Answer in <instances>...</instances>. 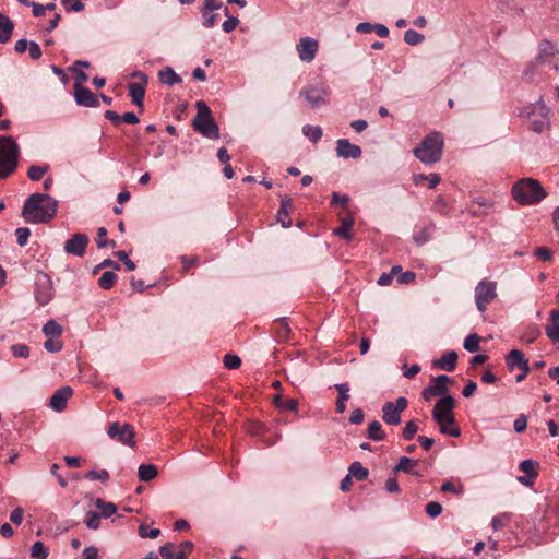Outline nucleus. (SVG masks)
I'll list each match as a JSON object with an SVG mask.
<instances>
[{
  "label": "nucleus",
  "mask_w": 559,
  "mask_h": 559,
  "mask_svg": "<svg viewBox=\"0 0 559 559\" xmlns=\"http://www.w3.org/2000/svg\"><path fill=\"white\" fill-rule=\"evenodd\" d=\"M534 255L542 261H549L552 258V251L546 247H538L535 249Z\"/></svg>",
  "instance_id": "nucleus-60"
},
{
  "label": "nucleus",
  "mask_w": 559,
  "mask_h": 559,
  "mask_svg": "<svg viewBox=\"0 0 559 559\" xmlns=\"http://www.w3.org/2000/svg\"><path fill=\"white\" fill-rule=\"evenodd\" d=\"M72 394L73 390L70 386L66 385L60 388L50 397L49 406L56 412H62Z\"/></svg>",
  "instance_id": "nucleus-18"
},
{
  "label": "nucleus",
  "mask_w": 559,
  "mask_h": 559,
  "mask_svg": "<svg viewBox=\"0 0 559 559\" xmlns=\"http://www.w3.org/2000/svg\"><path fill=\"white\" fill-rule=\"evenodd\" d=\"M425 511L429 516L437 518L442 512V506L437 501H431L426 504Z\"/></svg>",
  "instance_id": "nucleus-56"
},
{
  "label": "nucleus",
  "mask_w": 559,
  "mask_h": 559,
  "mask_svg": "<svg viewBox=\"0 0 559 559\" xmlns=\"http://www.w3.org/2000/svg\"><path fill=\"white\" fill-rule=\"evenodd\" d=\"M175 544L166 543L159 547V554L164 559H186L182 552L175 551Z\"/></svg>",
  "instance_id": "nucleus-38"
},
{
  "label": "nucleus",
  "mask_w": 559,
  "mask_h": 559,
  "mask_svg": "<svg viewBox=\"0 0 559 559\" xmlns=\"http://www.w3.org/2000/svg\"><path fill=\"white\" fill-rule=\"evenodd\" d=\"M433 228H435V225L431 224L429 226L424 227L420 231L416 233L413 236L414 242L417 246L425 245L430 239V235H431V231L433 230Z\"/></svg>",
  "instance_id": "nucleus-40"
},
{
  "label": "nucleus",
  "mask_w": 559,
  "mask_h": 559,
  "mask_svg": "<svg viewBox=\"0 0 559 559\" xmlns=\"http://www.w3.org/2000/svg\"><path fill=\"white\" fill-rule=\"evenodd\" d=\"M223 364L225 368L235 370L241 366V359L237 355L226 354L223 357Z\"/></svg>",
  "instance_id": "nucleus-49"
},
{
  "label": "nucleus",
  "mask_w": 559,
  "mask_h": 559,
  "mask_svg": "<svg viewBox=\"0 0 559 559\" xmlns=\"http://www.w3.org/2000/svg\"><path fill=\"white\" fill-rule=\"evenodd\" d=\"M158 79L162 84L168 86L180 83L182 81L181 78L174 71V69L168 66L159 70Z\"/></svg>",
  "instance_id": "nucleus-30"
},
{
  "label": "nucleus",
  "mask_w": 559,
  "mask_h": 559,
  "mask_svg": "<svg viewBox=\"0 0 559 559\" xmlns=\"http://www.w3.org/2000/svg\"><path fill=\"white\" fill-rule=\"evenodd\" d=\"M480 337L476 333L466 336L463 343L464 349L469 353H475L479 349Z\"/></svg>",
  "instance_id": "nucleus-44"
},
{
  "label": "nucleus",
  "mask_w": 559,
  "mask_h": 559,
  "mask_svg": "<svg viewBox=\"0 0 559 559\" xmlns=\"http://www.w3.org/2000/svg\"><path fill=\"white\" fill-rule=\"evenodd\" d=\"M90 238L86 234L76 233L64 242L63 248L66 253L82 258L86 253V248Z\"/></svg>",
  "instance_id": "nucleus-15"
},
{
  "label": "nucleus",
  "mask_w": 559,
  "mask_h": 559,
  "mask_svg": "<svg viewBox=\"0 0 559 559\" xmlns=\"http://www.w3.org/2000/svg\"><path fill=\"white\" fill-rule=\"evenodd\" d=\"M354 223H355V219L352 214L347 215L346 217H342L341 226L335 228L333 230V234L335 236H338L340 238L350 241L353 239V234L350 233V230H352Z\"/></svg>",
  "instance_id": "nucleus-24"
},
{
  "label": "nucleus",
  "mask_w": 559,
  "mask_h": 559,
  "mask_svg": "<svg viewBox=\"0 0 559 559\" xmlns=\"http://www.w3.org/2000/svg\"><path fill=\"white\" fill-rule=\"evenodd\" d=\"M14 28L13 22L0 12V43L4 44L10 40Z\"/></svg>",
  "instance_id": "nucleus-29"
},
{
  "label": "nucleus",
  "mask_w": 559,
  "mask_h": 559,
  "mask_svg": "<svg viewBox=\"0 0 559 559\" xmlns=\"http://www.w3.org/2000/svg\"><path fill=\"white\" fill-rule=\"evenodd\" d=\"M548 111L544 103L536 102L528 108H524L520 116H526L531 121V129L542 133L549 127Z\"/></svg>",
  "instance_id": "nucleus-6"
},
{
  "label": "nucleus",
  "mask_w": 559,
  "mask_h": 559,
  "mask_svg": "<svg viewBox=\"0 0 559 559\" xmlns=\"http://www.w3.org/2000/svg\"><path fill=\"white\" fill-rule=\"evenodd\" d=\"M537 466H538V463L534 460H524L520 463V466L519 468L525 474V475H528L531 477H536L538 476V472H537Z\"/></svg>",
  "instance_id": "nucleus-42"
},
{
  "label": "nucleus",
  "mask_w": 559,
  "mask_h": 559,
  "mask_svg": "<svg viewBox=\"0 0 559 559\" xmlns=\"http://www.w3.org/2000/svg\"><path fill=\"white\" fill-rule=\"evenodd\" d=\"M100 518L98 513L90 511L86 513L84 523L88 528L97 530L100 526Z\"/></svg>",
  "instance_id": "nucleus-52"
},
{
  "label": "nucleus",
  "mask_w": 559,
  "mask_h": 559,
  "mask_svg": "<svg viewBox=\"0 0 559 559\" xmlns=\"http://www.w3.org/2000/svg\"><path fill=\"white\" fill-rule=\"evenodd\" d=\"M115 255L124 263L127 270L129 271H134L136 265L135 263L129 259L128 254L126 251L123 250H120V251H117L115 252Z\"/></svg>",
  "instance_id": "nucleus-59"
},
{
  "label": "nucleus",
  "mask_w": 559,
  "mask_h": 559,
  "mask_svg": "<svg viewBox=\"0 0 559 559\" xmlns=\"http://www.w3.org/2000/svg\"><path fill=\"white\" fill-rule=\"evenodd\" d=\"M197 115L192 120V128L207 139H219V127L215 122L212 111L205 102L199 100L195 104Z\"/></svg>",
  "instance_id": "nucleus-5"
},
{
  "label": "nucleus",
  "mask_w": 559,
  "mask_h": 559,
  "mask_svg": "<svg viewBox=\"0 0 559 559\" xmlns=\"http://www.w3.org/2000/svg\"><path fill=\"white\" fill-rule=\"evenodd\" d=\"M131 78L140 79V82H132L128 84V94L132 100V103L143 111L144 108V96L146 86L148 83V76L141 71H134L131 73Z\"/></svg>",
  "instance_id": "nucleus-9"
},
{
  "label": "nucleus",
  "mask_w": 559,
  "mask_h": 559,
  "mask_svg": "<svg viewBox=\"0 0 559 559\" xmlns=\"http://www.w3.org/2000/svg\"><path fill=\"white\" fill-rule=\"evenodd\" d=\"M418 431V427L414 420H409L406 423L403 431L402 437L404 440L409 441L414 438L416 432Z\"/></svg>",
  "instance_id": "nucleus-53"
},
{
  "label": "nucleus",
  "mask_w": 559,
  "mask_h": 559,
  "mask_svg": "<svg viewBox=\"0 0 559 559\" xmlns=\"http://www.w3.org/2000/svg\"><path fill=\"white\" fill-rule=\"evenodd\" d=\"M457 353L454 350L447 352L439 359L433 360V367L451 372L455 370L457 366Z\"/></svg>",
  "instance_id": "nucleus-21"
},
{
  "label": "nucleus",
  "mask_w": 559,
  "mask_h": 559,
  "mask_svg": "<svg viewBox=\"0 0 559 559\" xmlns=\"http://www.w3.org/2000/svg\"><path fill=\"white\" fill-rule=\"evenodd\" d=\"M55 295L51 277L47 273H39L35 280L34 296L36 301L45 306L51 301Z\"/></svg>",
  "instance_id": "nucleus-12"
},
{
  "label": "nucleus",
  "mask_w": 559,
  "mask_h": 559,
  "mask_svg": "<svg viewBox=\"0 0 559 559\" xmlns=\"http://www.w3.org/2000/svg\"><path fill=\"white\" fill-rule=\"evenodd\" d=\"M527 427V417L524 414L518 416V418L513 423L514 431L520 433L523 432Z\"/></svg>",
  "instance_id": "nucleus-63"
},
{
  "label": "nucleus",
  "mask_w": 559,
  "mask_h": 559,
  "mask_svg": "<svg viewBox=\"0 0 559 559\" xmlns=\"http://www.w3.org/2000/svg\"><path fill=\"white\" fill-rule=\"evenodd\" d=\"M273 331L278 342H285L290 333V328L286 318H280L274 321Z\"/></svg>",
  "instance_id": "nucleus-28"
},
{
  "label": "nucleus",
  "mask_w": 559,
  "mask_h": 559,
  "mask_svg": "<svg viewBox=\"0 0 559 559\" xmlns=\"http://www.w3.org/2000/svg\"><path fill=\"white\" fill-rule=\"evenodd\" d=\"M106 236H107V229L105 227H99L97 229V239H96L98 248H105L108 246L109 240L106 238Z\"/></svg>",
  "instance_id": "nucleus-64"
},
{
  "label": "nucleus",
  "mask_w": 559,
  "mask_h": 559,
  "mask_svg": "<svg viewBox=\"0 0 559 559\" xmlns=\"http://www.w3.org/2000/svg\"><path fill=\"white\" fill-rule=\"evenodd\" d=\"M336 153L343 158H360L362 151L360 146L352 144L347 139H340L336 142Z\"/></svg>",
  "instance_id": "nucleus-19"
},
{
  "label": "nucleus",
  "mask_w": 559,
  "mask_h": 559,
  "mask_svg": "<svg viewBox=\"0 0 559 559\" xmlns=\"http://www.w3.org/2000/svg\"><path fill=\"white\" fill-rule=\"evenodd\" d=\"M385 489L390 493H400L401 492V488L399 486L395 474L388 478V480L385 483Z\"/></svg>",
  "instance_id": "nucleus-61"
},
{
  "label": "nucleus",
  "mask_w": 559,
  "mask_h": 559,
  "mask_svg": "<svg viewBox=\"0 0 559 559\" xmlns=\"http://www.w3.org/2000/svg\"><path fill=\"white\" fill-rule=\"evenodd\" d=\"M159 534H160V531L158 528H152V530L147 531L146 525L141 524L139 526V535L142 538H156L159 536Z\"/></svg>",
  "instance_id": "nucleus-58"
},
{
  "label": "nucleus",
  "mask_w": 559,
  "mask_h": 559,
  "mask_svg": "<svg viewBox=\"0 0 559 559\" xmlns=\"http://www.w3.org/2000/svg\"><path fill=\"white\" fill-rule=\"evenodd\" d=\"M95 507L100 510V516L108 519L117 512V507L112 502H107L100 498L95 500Z\"/></svg>",
  "instance_id": "nucleus-36"
},
{
  "label": "nucleus",
  "mask_w": 559,
  "mask_h": 559,
  "mask_svg": "<svg viewBox=\"0 0 559 559\" xmlns=\"http://www.w3.org/2000/svg\"><path fill=\"white\" fill-rule=\"evenodd\" d=\"M319 44L311 37H302L296 46L299 59L304 62H311L317 55Z\"/></svg>",
  "instance_id": "nucleus-16"
},
{
  "label": "nucleus",
  "mask_w": 559,
  "mask_h": 559,
  "mask_svg": "<svg viewBox=\"0 0 559 559\" xmlns=\"http://www.w3.org/2000/svg\"><path fill=\"white\" fill-rule=\"evenodd\" d=\"M497 297V283L481 280L475 287V302L480 312H485L487 306Z\"/></svg>",
  "instance_id": "nucleus-8"
},
{
  "label": "nucleus",
  "mask_w": 559,
  "mask_h": 559,
  "mask_svg": "<svg viewBox=\"0 0 559 559\" xmlns=\"http://www.w3.org/2000/svg\"><path fill=\"white\" fill-rule=\"evenodd\" d=\"M57 201L46 193H33L24 202L22 216L26 223L44 224L50 222L57 213Z\"/></svg>",
  "instance_id": "nucleus-1"
},
{
  "label": "nucleus",
  "mask_w": 559,
  "mask_h": 559,
  "mask_svg": "<svg viewBox=\"0 0 559 559\" xmlns=\"http://www.w3.org/2000/svg\"><path fill=\"white\" fill-rule=\"evenodd\" d=\"M62 326L55 320L47 321L43 326V333L52 338H58L62 334Z\"/></svg>",
  "instance_id": "nucleus-37"
},
{
  "label": "nucleus",
  "mask_w": 559,
  "mask_h": 559,
  "mask_svg": "<svg viewBox=\"0 0 559 559\" xmlns=\"http://www.w3.org/2000/svg\"><path fill=\"white\" fill-rule=\"evenodd\" d=\"M556 53L555 46L547 39H544L538 47V55L536 57L537 63H545L546 60L550 57H554Z\"/></svg>",
  "instance_id": "nucleus-31"
},
{
  "label": "nucleus",
  "mask_w": 559,
  "mask_h": 559,
  "mask_svg": "<svg viewBox=\"0 0 559 559\" xmlns=\"http://www.w3.org/2000/svg\"><path fill=\"white\" fill-rule=\"evenodd\" d=\"M356 32L360 34H368L374 32L378 36L384 38L389 36V28L384 24L362 22L356 26Z\"/></svg>",
  "instance_id": "nucleus-23"
},
{
  "label": "nucleus",
  "mask_w": 559,
  "mask_h": 559,
  "mask_svg": "<svg viewBox=\"0 0 559 559\" xmlns=\"http://www.w3.org/2000/svg\"><path fill=\"white\" fill-rule=\"evenodd\" d=\"M75 103L79 106L96 108L99 106L97 96L87 87L82 86L74 90Z\"/></svg>",
  "instance_id": "nucleus-17"
},
{
  "label": "nucleus",
  "mask_w": 559,
  "mask_h": 559,
  "mask_svg": "<svg viewBox=\"0 0 559 559\" xmlns=\"http://www.w3.org/2000/svg\"><path fill=\"white\" fill-rule=\"evenodd\" d=\"M157 474V468L153 464H141L138 469V476L142 481H151Z\"/></svg>",
  "instance_id": "nucleus-33"
},
{
  "label": "nucleus",
  "mask_w": 559,
  "mask_h": 559,
  "mask_svg": "<svg viewBox=\"0 0 559 559\" xmlns=\"http://www.w3.org/2000/svg\"><path fill=\"white\" fill-rule=\"evenodd\" d=\"M512 197L521 205H533L543 201L547 192L537 179L522 178L513 185Z\"/></svg>",
  "instance_id": "nucleus-2"
},
{
  "label": "nucleus",
  "mask_w": 559,
  "mask_h": 559,
  "mask_svg": "<svg viewBox=\"0 0 559 559\" xmlns=\"http://www.w3.org/2000/svg\"><path fill=\"white\" fill-rule=\"evenodd\" d=\"M509 521V515L507 513L497 515L491 521V526L495 531L502 528Z\"/></svg>",
  "instance_id": "nucleus-62"
},
{
  "label": "nucleus",
  "mask_w": 559,
  "mask_h": 559,
  "mask_svg": "<svg viewBox=\"0 0 559 559\" xmlns=\"http://www.w3.org/2000/svg\"><path fill=\"white\" fill-rule=\"evenodd\" d=\"M62 342L58 338L49 337L44 343V348L49 353H59L62 349Z\"/></svg>",
  "instance_id": "nucleus-55"
},
{
  "label": "nucleus",
  "mask_w": 559,
  "mask_h": 559,
  "mask_svg": "<svg viewBox=\"0 0 559 559\" xmlns=\"http://www.w3.org/2000/svg\"><path fill=\"white\" fill-rule=\"evenodd\" d=\"M455 401L451 395L440 397L432 409V418L439 425L440 429L445 425H454V409Z\"/></svg>",
  "instance_id": "nucleus-7"
},
{
  "label": "nucleus",
  "mask_w": 559,
  "mask_h": 559,
  "mask_svg": "<svg viewBox=\"0 0 559 559\" xmlns=\"http://www.w3.org/2000/svg\"><path fill=\"white\" fill-rule=\"evenodd\" d=\"M85 478L90 480H99L102 483H107L109 479V473L106 469H91L85 474Z\"/></svg>",
  "instance_id": "nucleus-51"
},
{
  "label": "nucleus",
  "mask_w": 559,
  "mask_h": 559,
  "mask_svg": "<svg viewBox=\"0 0 559 559\" xmlns=\"http://www.w3.org/2000/svg\"><path fill=\"white\" fill-rule=\"evenodd\" d=\"M337 390L338 396L335 403L336 413L343 414L346 411L345 402L349 399V385L348 383H338L334 385Z\"/></svg>",
  "instance_id": "nucleus-27"
},
{
  "label": "nucleus",
  "mask_w": 559,
  "mask_h": 559,
  "mask_svg": "<svg viewBox=\"0 0 559 559\" xmlns=\"http://www.w3.org/2000/svg\"><path fill=\"white\" fill-rule=\"evenodd\" d=\"M16 241L20 247H24L31 236V230L27 227H19L15 230Z\"/></svg>",
  "instance_id": "nucleus-54"
},
{
  "label": "nucleus",
  "mask_w": 559,
  "mask_h": 559,
  "mask_svg": "<svg viewBox=\"0 0 559 559\" xmlns=\"http://www.w3.org/2000/svg\"><path fill=\"white\" fill-rule=\"evenodd\" d=\"M506 364L510 371L515 367L521 371L530 372L528 360L524 357L523 353L519 349H512L506 356Z\"/></svg>",
  "instance_id": "nucleus-20"
},
{
  "label": "nucleus",
  "mask_w": 559,
  "mask_h": 559,
  "mask_svg": "<svg viewBox=\"0 0 559 559\" xmlns=\"http://www.w3.org/2000/svg\"><path fill=\"white\" fill-rule=\"evenodd\" d=\"M367 438L373 441H382L386 438V435L378 420L369 423L367 428Z\"/></svg>",
  "instance_id": "nucleus-32"
},
{
  "label": "nucleus",
  "mask_w": 559,
  "mask_h": 559,
  "mask_svg": "<svg viewBox=\"0 0 559 559\" xmlns=\"http://www.w3.org/2000/svg\"><path fill=\"white\" fill-rule=\"evenodd\" d=\"M49 552L43 542H35L31 548V557L36 559H47Z\"/></svg>",
  "instance_id": "nucleus-45"
},
{
  "label": "nucleus",
  "mask_w": 559,
  "mask_h": 559,
  "mask_svg": "<svg viewBox=\"0 0 559 559\" xmlns=\"http://www.w3.org/2000/svg\"><path fill=\"white\" fill-rule=\"evenodd\" d=\"M443 146L442 134L439 131H432L413 150V154L424 164H435L441 159Z\"/></svg>",
  "instance_id": "nucleus-3"
},
{
  "label": "nucleus",
  "mask_w": 559,
  "mask_h": 559,
  "mask_svg": "<svg viewBox=\"0 0 559 559\" xmlns=\"http://www.w3.org/2000/svg\"><path fill=\"white\" fill-rule=\"evenodd\" d=\"M49 170V165H32L27 170V177L33 181H38Z\"/></svg>",
  "instance_id": "nucleus-41"
},
{
  "label": "nucleus",
  "mask_w": 559,
  "mask_h": 559,
  "mask_svg": "<svg viewBox=\"0 0 559 559\" xmlns=\"http://www.w3.org/2000/svg\"><path fill=\"white\" fill-rule=\"evenodd\" d=\"M425 39L424 35L414 29H407L404 33V41L407 45L416 46Z\"/></svg>",
  "instance_id": "nucleus-46"
},
{
  "label": "nucleus",
  "mask_w": 559,
  "mask_h": 559,
  "mask_svg": "<svg viewBox=\"0 0 559 559\" xmlns=\"http://www.w3.org/2000/svg\"><path fill=\"white\" fill-rule=\"evenodd\" d=\"M108 436L118 442L130 448L135 447V431L132 425L118 421L110 423L107 429Z\"/></svg>",
  "instance_id": "nucleus-10"
},
{
  "label": "nucleus",
  "mask_w": 559,
  "mask_h": 559,
  "mask_svg": "<svg viewBox=\"0 0 559 559\" xmlns=\"http://www.w3.org/2000/svg\"><path fill=\"white\" fill-rule=\"evenodd\" d=\"M547 337L554 343H559V310L550 312L549 322L545 328Z\"/></svg>",
  "instance_id": "nucleus-22"
},
{
  "label": "nucleus",
  "mask_w": 559,
  "mask_h": 559,
  "mask_svg": "<svg viewBox=\"0 0 559 559\" xmlns=\"http://www.w3.org/2000/svg\"><path fill=\"white\" fill-rule=\"evenodd\" d=\"M117 281V275L111 271H106L98 278V285L100 288L108 290L110 289Z\"/></svg>",
  "instance_id": "nucleus-39"
},
{
  "label": "nucleus",
  "mask_w": 559,
  "mask_h": 559,
  "mask_svg": "<svg viewBox=\"0 0 559 559\" xmlns=\"http://www.w3.org/2000/svg\"><path fill=\"white\" fill-rule=\"evenodd\" d=\"M452 382L451 378L445 374H440L438 377L432 378L430 384L426 386L421 391V397L424 401L429 402L435 396H445L449 395L448 385Z\"/></svg>",
  "instance_id": "nucleus-13"
},
{
  "label": "nucleus",
  "mask_w": 559,
  "mask_h": 559,
  "mask_svg": "<svg viewBox=\"0 0 559 559\" xmlns=\"http://www.w3.org/2000/svg\"><path fill=\"white\" fill-rule=\"evenodd\" d=\"M69 70L74 73V85L73 88H79L84 86L83 84L88 80L87 74L82 70L74 66L70 67Z\"/></svg>",
  "instance_id": "nucleus-48"
},
{
  "label": "nucleus",
  "mask_w": 559,
  "mask_h": 559,
  "mask_svg": "<svg viewBox=\"0 0 559 559\" xmlns=\"http://www.w3.org/2000/svg\"><path fill=\"white\" fill-rule=\"evenodd\" d=\"M265 425L258 420H248L246 424L247 432L252 436H261L265 431Z\"/></svg>",
  "instance_id": "nucleus-47"
},
{
  "label": "nucleus",
  "mask_w": 559,
  "mask_h": 559,
  "mask_svg": "<svg viewBox=\"0 0 559 559\" xmlns=\"http://www.w3.org/2000/svg\"><path fill=\"white\" fill-rule=\"evenodd\" d=\"M20 148L10 135L0 136V179L12 175L19 165Z\"/></svg>",
  "instance_id": "nucleus-4"
},
{
  "label": "nucleus",
  "mask_w": 559,
  "mask_h": 559,
  "mask_svg": "<svg viewBox=\"0 0 559 559\" xmlns=\"http://www.w3.org/2000/svg\"><path fill=\"white\" fill-rule=\"evenodd\" d=\"M293 203H292V199L288 198V197H284L282 200H281V206L277 211V221L281 223V225L284 227V228H288L292 226V221L289 219V207H292Z\"/></svg>",
  "instance_id": "nucleus-26"
},
{
  "label": "nucleus",
  "mask_w": 559,
  "mask_h": 559,
  "mask_svg": "<svg viewBox=\"0 0 559 559\" xmlns=\"http://www.w3.org/2000/svg\"><path fill=\"white\" fill-rule=\"evenodd\" d=\"M348 475L361 481L368 478L369 471L360 462H354L348 467Z\"/></svg>",
  "instance_id": "nucleus-35"
},
{
  "label": "nucleus",
  "mask_w": 559,
  "mask_h": 559,
  "mask_svg": "<svg viewBox=\"0 0 559 559\" xmlns=\"http://www.w3.org/2000/svg\"><path fill=\"white\" fill-rule=\"evenodd\" d=\"M408 401L404 396H400L395 402H385L382 405V420L390 426L401 424V413L407 408Z\"/></svg>",
  "instance_id": "nucleus-11"
},
{
  "label": "nucleus",
  "mask_w": 559,
  "mask_h": 559,
  "mask_svg": "<svg viewBox=\"0 0 559 559\" xmlns=\"http://www.w3.org/2000/svg\"><path fill=\"white\" fill-rule=\"evenodd\" d=\"M300 95H302L309 106L314 109L328 103L329 91L323 85H310L302 88Z\"/></svg>",
  "instance_id": "nucleus-14"
},
{
  "label": "nucleus",
  "mask_w": 559,
  "mask_h": 559,
  "mask_svg": "<svg viewBox=\"0 0 559 559\" xmlns=\"http://www.w3.org/2000/svg\"><path fill=\"white\" fill-rule=\"evenodd\" d=\"M13 356L27 358L29 356V347L25 344H14L11 346Z\"/></svg>",
  "instance_id": "nucleus-57"
},
{
  "label": "nucleus",
  "mask_w": 559,
  "mask_h": 559,
  "mask_svg": "<svg viewBox=\"0 0 559 559\" xmlns=\"http://www.w3.org/2000/svg\"><path fill=\"white\" fill-rule=\"evenodd\" d=\"M302 132L313 143H317L322 136V129L318 126L306 124L302 127Z\"/></svg>",
  "instance_id": "nucleus-43"
},
{
  "label": "nucleus",
  "mask_w": 559,
  "mask_h": 559,
  "mask_svg": "<svg viewBox=\"0 0 559 559\" xmlns=\"http://www.w3.org/2000/svg\"><path fill=\"white\" fill-rule=\"evenodd\" d=\"M67 12H82L85 9L82 0H61Z\"/></svg>",
  "instance_id": "nucleus-50"
},
{
  "label": "nucleus",
  "mask_w": 559,
  "mask_h": 559,
  "mask_svg": "<svg viewBox=\"0 0 559 559\" xmlns=\"http://www.w3.org/2000/svg\"><path fill=\"white\" fill-rule=\"evenodd\" d=\"M275 406L281 411L296 412L298 408V401L295 399H283L282 395L277 394L273 400Z\"/></svg>",
  "instance_id": "nucleus-34"
},
{
  "label": "nucleus",
  "mask_w": 559,
  "mask_h": 559,
  "mask_svg": "<svg viewBox=\"0 0 559 559\" xmlns=\"http://www.w3.org/2000/svg\"><path fill=\"white\" fill-rule=\"evenodd\" d=\"M418 465V460H414L407 456H402L399 461V463L393 468V474L397 472H404L409 475H414L417 477H420L421 474L414 469L415 466Z\"/></svg>",
  "instance_id": "nucleus-25"
}]
</instances>
